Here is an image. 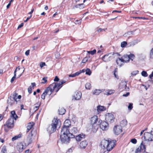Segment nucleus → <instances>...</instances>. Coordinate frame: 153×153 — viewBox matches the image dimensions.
<instances>
[{"label":"nucleus","instance_id":"603ef678","mask_svg":"<svg viewBox=\"0 0 153 153\" xmlns=\"http://www.w3.org/2000/svg\"><path fill=\"white\" fill-rule=\"evenodd\" d=\"M32 88L31 86H30L28 88V91L29 94H31L32 92Z\"/></svg>","mask_w":153,"mask_h":153},{"label":"nucleus","instance_id":"5fc2aeb1","mask_svg":"<svg viewBox=\"0 0 153 153\" xmlns=\"http://www.w3.org/2000/svg\"><path fill=\"white\" fill-rule=\"evenodd\" d=\"M133 33V32L132 31L128 32L127 33H126L124 34L123 36H127V35H126L127 34L130 35V33L131 34V33Z\"/></svg>","mask_w":153,"mask_h":153},{"label":"nucleus","instance_id":"5701e85b","mask_svg":"<svg viewBox=\"0 0 153 153\" xmlns=\"http://www.w3.org/2000/svg\"><path fill=\"white\" fill-rule=\"evenodd\" d=\"M88 145L87 142L85 140L82 141L80 143L79 146L81 149H85Z\"/></svg>","mask_w":153,"mask_h":153},{"label":"nucleus","instance_id":"473e14b6","mask_svg":"<svg viewBox=\"0 0 153 153\" xmlns=\"http://www.w3.org/2000/svg\"><path fill=\"white\" fill-rule=\"evenodd\" d=\"M71 134H76L77 131V130L76 127H73L71 130Z\"/></svg>","mask_w":153,"mask_h":153},{"label":"nucleus","instance_id":"7ed1b4c3","mask_svg":"<svg viewBox=\"0 0 153 153\" xmlns=\"http://www.w3.org/2000/svg\"><path fill=\"white\" fill-rule=\"evenodd\" d=\"M61 125L60 121L57 118H54L51 124L47 128V131L50 133H52L56 131L57 128H59Z\"/></svg>","mask_w":153,"mask_h":153},{"label":"nucleus","instance_id":"bb28decb","mask_svg":"<svg viewBox=\"0 0 153 153\" xmlns=\"http://www.w3.org/2000/svg\"><path fill=\"white\" fill-rule=\"evenodd\" d=\"M102 91L101 90L96 89L92 91V94L94 95H98Z\"/></svg>","mask_w":153,"mask_h":153},{"label":"nucleus","instance_id":"a878e982","mask_svg":"<svg viewBox=\"0 0 153 153\" xmlns=\"http://www.w3.org/2000/svg\"><path fill=\"white\" fill-rule=\"evenodd\" d=\"M126 57L128 59H130L131 61H133V59H134L135 57L134 55L132 53H130L129 55H126Z\"/></svg>","mask_w":153,"mask_h":153},{"label":"nucleus","instance_id":"c85d7f7f","mask_svg":"<svg viewBox=\"0 0 153 153\" xmlns=\"http://www.w3.org/2000/svg\"><path fill=\"white\" fill-rule=\"evenodd\" d=\"M33 124V122L32 123H30L28 124L27 126V132H28L32 128Z\"/></svg>","mask_w":153,"mask_h":153},{"label":"nucleus","instance_id":"0eeeda50","mask_svg":"<svg viewBox=\"0 0 153 153\" xmlns=\"http://www.w3.org/2000/svg\"><path fill=\"white\" fill-rule=\"evenodd\" d=\"M123 57V58H118L117 59L116 62L117 64L120 66H121L122 65L121 62H123L127 63L129 61L130 59H128L126 57V55L124 56Z\"/></svg>","mask_w":153,"mask_h":153},{"label":"nucleus","instance_id":"cd10ccee","mask_svg":"<svg viewBox=\"0 0 153 153\" xmlns=\"http://www.w3.org/2000/svg\"><path fill=\"white\" fill-rule=\"evenodd\" d=\"M105 109V108L103 106L98 105L97 106V110L98 112L103 111Z\"/></svg>","mask_w":153,"mask_h":153},{"label":"nucleus","instance_id":"72a5a7b5","mask_svg":"<svg viewBox=\"0 0 153 153\" xmlns=\"http://www.w3.org/2000/svg\"><path fill=\"white\" fill-rule=\"evenodd\" d=\"M41 104L40 102H38L36 104L34 105V107L33 109L35 111H36L37 110Z\"/></svg>","mask_w":153,"mask_h":153},{"label":"nucleus","instance_id":"9b49d317","mask_svg":"<svg viewBox=\"0 0 153 153\" xmlns=\"http://www.w3.org/2000/svg\"><path fill=\"white\" fill-rule=\"evenodd\" d=\"M17 95V94H15L13 95V97L10 96V97H9V98L7 100V102L8 105H9L10 106L12 105L14 102V100L17 102L16 98Z\"/></svg>","mask_w":153,"mask_h":153},{"label":"nucleus","instance_id":"2f4dec72","mask_svg":"<svg viewBox=\"0 0 153 153\" xmlns=\"http://www.w3.org/2000/svg\"><path fill=\"white\" fill-rule=\"evenodd\" d=\"M127 121L126 120H124L122 121L120 123V126L121 127V128L122 127H124L125 126H126L127 124Z\"/></svg>","mask_w":153,"mask_h":153},{"label":"nucleus","instance_id":"7c9ffc66","mask_svg":"<svg viewBox=\"0 0 153 153\" xmlns=\"http://www.w3.org/2000/svg\"><path fill=\"white\" fill-rule=\"evenodd\" d=\"M88 61H89V62H91V59H90V57H85L82 60V63H85L86 62Z\"/></svg>","mask_w":153,"mask_h":153},{"label":"nucleus","instance_id":"de8ad7c7","mask_svg":"<svg viewBox=\"0 0 153 153\" xmlns=\"http://www.w3.org/2000/svg\"><path fill=\"white\" fill-rule=\"evenodd\" d=\"M133 108V103H129V105L128 106V109L129 110H131Z\"/></svg>","mask_w":153,"mask_h":153},{"label":"nucleus","instance_id":"bf43d9fd","mask_svg":"<svg viewBox=\"0 0 153 153\" xmlns=\"http://www.w3.org/2000/svg\"><path fill=\"white\" fill-rule=\"evenodd\" d=\"M30 53V50H28L27 51L25 52V54L26 56H28L29 55Z\"/></svg>","mask_w":153,"mask_h":153},{"label":"nucleus","instance_id":"9d476101","mask_svg":"<svg viewBox=\"0 0 153 153\" xmlns=\"http://www.w3.org/2000/svg\"><path fill=\"white\" fill-rule=\"evenodd\" d=\"M114 115L111 113H108L106 114L105 120L109 123H113L114 121Z\"/></svg>","mask_w":153,"mask_h":153},{"label":"nucleus","instance_id":"a19ab883","mask_svg":"<svg viewBox=\"0 0 153 153\" xmlns=\"http://www.w3.org/2000/svg\"><path fill=\"white\" fill-rule=\"evenodd\" d=\"M87 52L88 54L93 55L96 53V50L95 49H94L92 51H87Z\"/></svg>","mask_w":153,"mask_h":153},{"label":"nucleus","instance_id":"69168bd1","mask_svg":"<svg viewBox=\"0 0 153 153\" xmlns=\"http://www.w3.org/2000/svg\"><path fill=\"white\" fill-rule=\"evenodd\" d=\"M114 75L115 77L116 78H117V79H119V77L116 74V73H114Z\"/></svg>","mask_w":153,"mask_h":153},{"label":"nucleus","instance_id":"f8f14e48","mask_svg":"<svg viewBox=\"0 0 153 153\" xmlns=\"http://www.w3.org/2000/svg\"><path fill=\"white\" fill-rule=\"evenodd\" d=\"M18 69V70L19 71L20 70H21L22 71L21 74L19 75V77H20L22 75V74L23 73V72H24L25 70V69L24 67L20 68L19 67H18L16 68V69L14 71V75L13 76L12 78V79H11L10 80V82H13L14 79L16 78V73Z\"/></svg>","mask_w":153,"mask_h":153},{"label":"nucleus","instance_id":"4468645a","mask_svg":"<svg viewBox=\"0 0 153 153\" xmlns=\"http://www.w3.org/2000/svg\"><path fill=\"white\" fill-rule=\"evenodd\" d=\"M114 130L115 134L117 135L119 134L122 131L121 127L118 125L115 126Z\"/></svg>","mask_w":153,"mask_h":153},{"label":"nucleus","instance_id":"338daca9","mask_svg":"<svg viewBox=\"0 0 153 153\" xmlns=\"http://www.w3.org/2000/svg\"><path fill=\"white\" fill-rule=\"evenodd\" d=\"M85 70H85V69H83L81 71L80 70L79 72H81V73H84L85 71Z\"/></svg>","mask_w":153,"mask_h":153},{"label":"nucleus","instance_id":"a211bd4d","mask_svg":"<svg viewBox=\"0 0 153 153\" xmlns=\"http://www.w3.org/2000/svg\"><path fill=\"white\" fill-rule=\"evenodd\" d=\"M126 82L122 81L120 84L119 88H120L124 89L126 91H128L129 88L126 86Z\"/></svg>","mask_w":153,"mask_h":153},{"label":"nucleus","instance_id":"c756f323","mask_svg":"<svg viewBox=\"0 0 153 153\" xmlns=\"http://www.w3.org/2000/svg\"><path fill=\"white\" fill-rule=\"evenodd\" d=\"M58 111L59 114L60 115H63L66 112L65 110L63 108H59L58 110Z\"/></svg>","mask_w":153,"mask_h":153},{"label":"nucleus","instance_id":"1a4fd4ad","mask_svg":"<svg viewBox=\"0 0 153 153\" xmlns=\"http://www.w3.org/2000/svg\"><path fill=\"white\" fill-rule=\"evenodd\" d=\"M26 146V145L25 143L19 142L17 144L16 149L19 152H21L25 149Z\"/></svg>","mask_w":153,"mask_h":153},{"label":"nucleus","instance_id":"4be33fe9","mask_svg":"<svg viewBox=\"0 0 153 153\" xmlns=\"http://www.w3.org/2000/svg\"><path fill=\"white\" fill-rule=\"evenodd\" d=\"M91 124H97L98 118L97 116H94L91 118Z\"/></svg>","mask_w":153,"mask_h":153},{"label":"nucleus","instance_id":"37998d69","mask_svg":"<svg viewBox=\"0 0 153 153\" xmlns=\"http://www.w3.org/2000/svg\"><path fill=\"white\" fill-rule=\"evenodd\" d=\"M150 58L151 59L153 58V48H152L150 52Z\"/></svg>","mask_w":153,"mask_h":153},{"label":"nucleus","instance_id":"a18cd8bd","mask_svg":"<svg viewBox=\"0 0 153 153\" xmlns=\"http://www.w3.org/2000/svg\"><path fill=\"white\" fill-rule=\"evenodd\" d=\"M127 42H126L123 41L121 42V46L122 48H123L125 47L126 45H127Z\"/></svg>","mask_w":153,"mask_h":153},{"label":"nucleus","instance_id":"3c124183","mask_svg":"<svg viewBox=\"0 0 153 153\" xmlns=\"http://www.w3.org/2000/svg\"><path fill=\"white\" fill-rule=\"evenodd\" d=\"M40 66L41 68H42L44 66L46 65L45 63V62H41L40 63Z\"/></svg>","mask_w":153,"mask_h":153},{"label":"nucleus","instance_id":"c9c22d12","mask_svg":"<svg viewBox=\"0 0 153 153\" xmlns=\"http://www.w3.org/2000/svg\"><path fill=\"white\" fill-rule=\"evenodd\" d=\"M81 74V72H77L74 74L70 75L69 76L70 77H74L76 76L79 75Z\"/></svg>","mask_w":153,"mask_h":153},{"label":"nucleus","instance_id":"20e7f679","mask_svg":"<svg viewBox=\"0 0 153 153\" xmlns=\"http://www.w3.org/2000/svg\"><path fill=\"white\" fill-rule=\"evenodd\" d=\"M66 82L65 80H61L59 83H53L50 85L54 91L57 92L62 87V85Z\"/></svg>","mask_w":153,"mask_h":153},{"label":"nucleus","instance_id":"79ce46f5","mask_svg":"<svg viewBox=\"0 0 153 153\" xmlns=\"http://www.w3.org/2000/svg\"><path fill=\"white\" fill-rule=\"evenodd\" d=\"M85 74L89 75H90L91 73L90 70L89 68H87L85 70Z\"/></svg>","mask_w":153,"mask_h":153},{"label":"nucleus","instance_id":"f03ea898","mask_svg":"<svg viewBox=\"0 0 153 153\" xmlns=\"http://www.w3.org/2000/svg\"><path fill=\"white\" fill-rule=\"evenodd\" d=\"M115 140H103L101 142V148L103 149H106L108 151H111L116 145Z\"/></svg>","mask_w":153,"mask_h":153},{"label":"nucleus","instance_id":"6e6552de","mask_svg":"<svg viewBox=\"0 0 153 153\" xmlns=\"http://www.w3.org/2000/svg\"><path fill=\"white\" fill-rule=\"evenodd\" d=\"M14 120H13L12 117H10L6 122V123L4 124V126H6L8 128H12L14 124Z\"/></svg>","mask_w":153,"mask_h":153},{"label":"nucleus","instance_id":"6e6d98bb","mask_svg":"<svg viewBox=\"0 0 153 153\" xmlns=\"http://www.w3.org/2000/svg\"><path fill=\"white\" fill-rule=\"evenodd\" d=\"M59 80V79L57 76H56L54 79V81L55 82L58 81Z\"/></svg>","mask_w":153,"mask_h":153},{"label":"nucleus","instance_id":"8fccbe9b","mask_svg":"<svg viewBox=\"0 0 153 153\" xmlns=\"http://www.w3.org/2000/svg\"><path fill=\"white\" fill-rule=\"evenodd\" d=\"M130 142L133 144H136L137 143V140L135 138H133L131 139Z\"/></svg>","mask_w":153,"mask_h":153},{"label":"nucleus","instance_id":"864d4df0","mask_svg":"<svg viewBox=\"0 0 153 153\" xmlns=\"http://www.w3.org/2000/svg\"><path fill=\"white\" fill-rule=\"evenodd\" d=\"M106 29H104L100 28L97 31L98 32H102V31H105V30Z\"/></svg>","mask_w":153,"mask_h":153},{"label":"nucleus","instance_id":"f704fd0d","mask_svg":"<svg viewBox=\"0 0 153 153\" xmlns=\"http://www.w3.org/2000/svg\"><path fill=\"white\" fill-rule=\"evenodd\" d=\"M22 136V134H19V135L13 137L12 139V140L14 141L15 140H17L18 138L21 137Z\"/></svg>","mask_w":153,"mask_h":153},{"label":"nucleus","instance_id":"ea45409f","mask_svg":"<svg viewBox=\"0 0 153 153\" xmlns=\"http://www.w3.org/2000/svg\"><path fill=\"white\" fill-rule=\"evenodd\" d=\"M1 152L3 153H7V151L6 147L5 146H3L1 148Z\"/></svg>","mask_w":153,"mask_h":153},{"label":"nucleus","instance_id":"774afa93","mask_svg":"<svg viewBox=\"0 0 153 153\" xmlns=\"http://www.w3.org/2000/svg\"><path fill=\"white\" fill-rule=\"evenodd\" d=\"M24 153H30V152L29 149H27L25 151Z\"/></svg>","mask_w":153,"mask_h":153},{"label":"nucleus","instance_id":"4d7b16f0","mask_svg":"<svg viewBox=\"0 0 153 153\" xmlns=\"http://www.w3.org/2000/svg\"><path fill=\"white\" fill-rule=\"evenodd\" d=\"M129 92H127L126 94H123V97H127L129 95Z\"/></svg>","mask_w":153,"mask_h":153},{"label":"nucleus","instance_id":"2eb2a0df","mask_svg":"<svg viewBox=\"0 0 153 153\" xmlns=\"http://www.w3.org/2000/svg\"><path fill=\"white\" fill-rule=\"evenodd\" d=\"M100 127L103 130H106L108 128V124L107 122L102 121L100 124Z\"/></svg>","mask_w":153,"mask_h":153},{"label":"nucleus","instance_id":"393cba45","mask_svg":"<svg viewBox=\"0 0 153 153\" xmlns=\"http://www.w3.org/2000/svg\"><path fill=\"white\" fill-rule=\"evenodd\" d=\"M115 91L112 90H106L104 93V94L107 95L111 94L114 93Z\"/></svg>","mask_w":153,"mask_h":153},{"label":"nucleus","instance_id":"423d86ee","mask_svg":"<svg viewBox=\"0 0 153 153\" xmlns=\"http://www.w3.org/2000/svg\"><path fill=\"white\" fill-rule=\"evenodd\" d=\"M143 138L146 141H152L153 134L151 133L145 132L143 136L142 137V139Z\"/></svg>","mask_w":153,"mask_h":153},{"label":"nucleus","instance_id":"412c9836","mask_svg":"<svg viewBox=\"0 0 153 153\" xmlns=\"http://www.w3.org/2000/svg\"><path fill=\"white\" fill-rule=\"evenodd\" d=\"M85 137V134H81L76 136L75 137V139L76 141L78 142L80 141L82 139H84Z\"/></svg>","mask_w":153,"mask_h":153},{"label":"nucleus","instance_id":"6ab92c4d","mask_svg":"<svg viewBox=\"0 0 153 153\" xmlns=\"http://www.w3.org/2000/svg\"><path fill=\"white\" fill-rule=\"evenodd\" d=\"M82 96V93L80 91L75 92L73 96V98L75 100H78L80 99Z\"/></svg>","mask_w":153,"mask_h":153},{"label":"nucleus","instance_id":"09e8293b","mask_svg":"<svg viewBox=\"0 0 153 153\" xmlns=\"http://www.w3.org/2000/svg\"><path fill=\"white\" fill-rule=\"evenodd\" d=\"M47 77H45L42 78V83H45L47 81Z\"/></svg>","mask_w":153,"mask_h":153},{"label":"nucleus","instance_id":"680f3d73","mask_svg":"<svg viewBox=\"0 0 153 153\" xmlns=\"http://www.w3.org/2000/svg\"><path fill=\"white\" fill-rule=\"evenodd\" d=\"M108 56V55H105L102 58V59H103V60L104 61H106V60H104V59L106 57H107Z\"/></svg>","mask_w":153,"mask_h":153},{"label":"nucleus","instance_id":"0e129e2a","mask_svg":"<svg viewBox=\"0 0 153 153\" xmlns=\"http://www.w3.org/2000/svg\"><path fill=\"white\" fill-rule=\"evenodd\" d=\"M76 22H77V24H80L81 23V20H76Z\"/></svg>","mask_w":153,"mask_h":153},{"label":"nucleus","instance_id":"4c0bfd02","mask_svg":"<svg viewBox=\"0 0 153 153\" xmlns=\"http://www.w3.org/2000/svg\"><path fill=\"white\" fill-rule=\"evenodd\" d=\"M85 88L89 90L91 88V84L90 83H87L85 85Z\"/></svg>","mask_w":153,"mask_h":153},{"label":"nucleus","instance_id":"c03bdc74","mask_svg":"<svg viewBox=\"0 0 153 153\" xmlns=\"http://www.w3.org/2000/svg\"><path fill=\"white\" fill-rule=\"evenodd\" d=\"M135 42L134 41H132L130 43H128L127 44L128 47H130L132 46H134L135 45Z\"/></svg>","mask_w":153,"mask_h":153},{"label":"nucleus","instance_id":"e433bc0d","mask_svg":"<svg viewBox=\"0 0 153 153\" xmlns=\"http://www.w3.org/2000/svg\"><path fill=\"white\" fill-rule=\"evenodd\" d=\"M76 7L77 8H79L80 9H82L84 7V4H77L76 6Z\"/></svg>","mask_w":153,"mask_h":153},{"label":"nucleus","instance_id":"f257e3e1","mask_svg":"<svg viewBox=\"0 0 153 153\" xmlns=\"http://www.w3.org/2000/svg\"><path fill=\"white\" fill-rule=\"evenodd\" d=\"M60 137L62 143L67 144L69 143L70 138H74V135L71 134L69 131H67L66 129L64 128L61 130Z\"/></svg>","mask_w":153,"mask_h":153},{"label":"nucleus","instance_id":"ddd939ff","mask_svg":"<svg viewBox=\"0 0 153 153\" xmlns=\"http://www.w3.org/2000/svg\"><path fill=\"white\" fill-rule=\"evenodd\" d=\"M145 149L146 146L143 144V141H142L140 146L136 149L135 153H140L143 151V150Z\"/></svg>","mask_w":153,"mask_h":153},{"label":"nucleus","instance_id":"b1692460","mask_svg":"<svg viewBox=\"0 0 153 153\" xmlns=\"http://www.w3.org/2000/svg\"><path fill=\"white\" fill-rule=\"evenodd\" d=\"M11 114L10 117H12L13 120H16L18 117L16 114L15 111H12L11 112Z\"/></svg>","mask_w":153,"mask_h":153},{"label":"nucleus","instance_id":"e2e57ef3","mask_svg":"<svg viewBox=\"0 0 153 153\" xmlns=\"http://www.w3.org/2000/svg\"><path fill=\"white\" fill-rule=\"evenodd\" d=\"M149 77L150 79H152V77H153V71L152 72V73L149 75Z\"/></svg>","mask_w":153,"mask_h":153},{"label":"nucleus","instance_id":"49530a36","mask_svg":"<svg viewBox=\"0 0 153 153\" xmlns=\"http://www.w3.org/2000/svg\"><path fill=\"white\" fill-rule=\"evenodd\" d=\"M141 75L142 76L144 77L147 76L148 75L146 72L145 71H142L141 73Z\"/></svg>","mask_w":153,"mask_h":153},{"label":"nucleus","instance_id":"dca6fc26","mask_svg":"<svg viewBox=\"0 0 153 153\" xmlns=\"http://www.w3.org/2000/svg\"><path fill=\"white\" fill-rule=\"evenodd\" d=\"M71 125V121L67 119L64 122V126L62 129L64 128H65L66 129L67 131L69 132V131L68 129V128Z\"/></svg>","mask_w":153,"mask_h":153},{"label":"nucleus","instance_id":"39448f33","mask_svg":"<svg viewBox=\"0 0 153 153\" xmlns=\"http://www.w3.org/2000/svg\"><path fill=\"white\" fill-rule=\"evenodd\" d=\"M54 90L51 88V86L50 85L49 87L46 88L44 92L41 95V98L42 99H45V96L47 94L50 95L53 92Z\"/></svg>","mask_w":153,"mask_h":153},{"label":"nucleus","instance_id":"052dcab7","mask_svg":"<svg viewBox=\"0 0 153 153\" xmlns=\"http://www.w3.org/2000/svg\"><path fill=\"white\" fill-rule=\"evenodd\" d=\"M147 128H146L144 130H142V131H141V132H140V136H141V135H142V134H143V133L146 130H147Z\"/></svg>","mask_w":153,"mask_h":153},{"label":"nucleus","instance_id":"58836bf2","mask_svg":"<svg viewBox=\"0 0 153 153\" xmlns=\"http://www.w3.org/2000/svg\"><path fill=\"white\" fill-rule=\"evenodd\" d=\"M138 72L139 71L137 70L133 71L131 73V75L130 77H133V76H135L136 74H138Z\"/></svg>","mask_w":153,"mask_h":153},{"label":"nucleus","instance_id":"13d9d810","mask_svg":"<svg viewBox=\"0 0 153 153\" xmlns=\"http://www.w3.org/2000/svg\"><path fill=\"white\" fill-rule=\"evenodd\" d=\"M23 25H24L23 23H21L19 25V26L18 27V29H19V28H20L22 27L23 26Z\"/></svg>","mask_w":153,"mask_h":153},{"label":"nucleus","instance_id":"aec40b11","mask_svg":"<svg viewBox=\"0 0 153 153\" xmlns=\"http://www.w3.org/2000/svg\"><path fill=\"white\" fill-rule=\"evenodd\" d=\"M99 127V124H91V126L90 129L91 130L94 132H96Z\"/></svg>","mask_w":153,"mask_h":153},{"label":"nucleus","instance_id":"f3484780","mask_svg":"<svg viewBox=\"0 0 153 153\" xmlns=\"http://www.w3.org/2000/svg\"><path fill=\"white\" fill-rule=\"evenodd\" d=\"M32 132V131H31V133L29 134L26 140V144H27V145L31 143L32 142V137L33 135Z\"/></svg>","mask_w":153,"mask_h":153}]
</instances>
